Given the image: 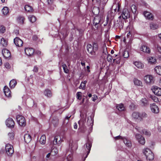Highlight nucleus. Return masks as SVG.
Segmentation results:
<instances>
[{
	"instance_id": "f257e3e1",
	"label": "nucleus",
	"mask_w": 161,
	"mask_h": 161,
	"mask_svg": "<svg viewBox=\"0 0 161 161\" xmlns=\"http://www.w3.org/2000/svg\"><path fill=\"white\" fill-rule=\"evenodd\" d=\"M143 153L147 160H152L154 158V155L152 151L149 148H147L144 150Z\"/></svg>"
},
{
	"instance_id": "f03ea898",
	"label": "nucleus",
	"mask_w": 161,
	"mask_h": 161,
	"mask_svg": "<svg viewBox=\"0 0 161 161\" xmlns=\"http://www.w3.org/2000/svg\"><path fill=\"white\" fill-rule=\"evenodd\" d=\"M16 119L18 124L21 126H25L26 124L25 118L21 115H18L16 116Z\"/></svg>"
},
{
	"instance_id": "7ed1b4c3",
	"label": "nucleus",
	"mask_w": 161,
	"mask_h": 161,
	"mask_svg": "<svg viewBox=\"0 0 161 161\" xmlns=\"http://www.w3.org/2000/svg\"><path fill=\"white\" fill-rule=\"evenodd\" d=\"M5 151L8 156H11L14 153L13 147L11 144L8 143L6 145Z\"/></svg>"
},
{
	"instance_id": "20e7f679",
	"label": "nucleus",
	"mask_w": 161,
	"mask_h": 161,
	"mask_svg": "<svg viewBox=\"0 0 161 161\" xmlns=\"http://www.w3.org/2000/svg\"><path fill=\"white\" fill-rule=\"evenodd\" d=\"M121 17H122L123 19H126L127 18H130V12L127 9L124 8L123 9L121 15L119 17V18L120 19Z\"/></svg>"
},
{
	"instance_id": "39448f33",
	"label": "nucleus",
	"mask_w": 161,
	"mask_h": 161,
	"mask_svg": "<svg viewBox=\"0 0 161 161\" xmlns=\"http://www.w3.org/2000/svg\"><path fill=\"white\" fill-rule=\"evenodd\" d=\"M144 80L147 84H152L154 82L153 77L151 75H147L144 77Z\"/></svg>"
},
{
	"instance_id": "423d86ee",
	"label": "nucleus",
	"mask_w": 161,
	"mask_h": 161,
	"mask_svg": "<svg viewBox=\"0 0 161 161\" xmlns=\"http://www.w3.org/2000/svg\"><path fill=\"white\" fill-rule=\"evenodd\" d=\"M6 125L7 127L11 128H13L14 125V122L13 119L10 118L7 119L5 121Z\"/></svg>"
},
{
	"instance_id": "0eeeda50",
	"label": "nucleus",
	"mask_w": 161,
	"mask_h": 161,
	"mask_svg": "<svg viewBox=\"0 0 161 161\" xmlns=\"http://www.w3.org/2000/svg\"><path fill=\"white\" fill-rule=\"evenodd\" d=\"M35 52L34 49L30 47H26L25 48V54L29 57L32 56Z\"/></svg>"
},
{
	"instance_id": "6e6552de",
	"label": "nucleus",
	"mask_w": 161,
	"mask_h": 161,
	"mask_svg": "<svg viewBox=\"0 0 161 161\" xmlns=\"http://www.w3.org/2000/svg\"><path fill=\"white\" fill-rule=\"evenodd\" d=\"M152 90L154 93L158 96L161 95V88L157 86H153Z\"/></svg>"
},
{
	"instance_id": "1a4fd4ad",
	"label": "nucleus",
	"mask_w": 161,
	"mask_h": 161,
	"mask_svg": "<svg viewBox=\"0 0 161 161\" xmlns=\"http://www.w3.org/2000/svg\"><path fill=\"white\" fill-rule=\"evenodd\" d=\"M101 20V17L100 16H96L93 20V25L95 26V27H98L99 24L101 25L100 24Z\"/></svg>"
},
{
	"instance_id": "9d476101",
	"label": "nucleus",
	"mask_w": 161,
	"mask_h": 161,
	"mask_svg": "<svg viewBox=\"0 0 161 161\" xmlns=\"http://www.w3.org/2000/svg\"><path fill=\"white\" fill-rule=\"evenodd\" d=\"M62 141L63 140L61 139L60 136H56L54 137L53 144V145H56L57 144L58 146H60Z\"/></svg>"
},
{
	"instance_id": "9b49d317",
	"label": "nucleus",
	"mask_w": 161,
	"mask_h": 161,
	"mask_svg": "<svg viewBox=\"0 0 161 161\" xmlns=\"http://www.w3.org/2000/svg\"><path fill=\"white\" fill-rule=\"evenodd\" d=\"M2 53L3 57L5 59H7L11 57L10 52L7 49H3L2 51Z\"/></svg>"
},
{
	"instance_id": "f8f14e48",
	"label": "nucleus",
	"mask_w": 161,
	"mask_h": 161,
	"mask_svg": "<svg viewBox=\"0 0 161 161\" xmlns=\"http://www.w3.org/2000/svg\"><path fill=\"white\" fill-rule=\"evenodd\" d=\"M136 137L138 142L142 145H144L145 141L144 138L139 134H136Z\"/></svg>"
},
{
	"instance_id": "ddd939ff",
	"label": "nucleus",
	"mask_w": 161,
	"mask_h": 161,
	"mask_svg": "<svg viewBox=\"0 0 161 161\" xmlns=\"http://www.w3.org/2000/svg\"><path fill=\"white\" fill-rule=\"evenodd\" d=\"M14 43L16 46L18 47H21L23 46V41L18 37H15L14 40Z\"/></svg>"
},
{
	"instance_id": "4468645a",
	"label": "nucleus",
	"mask_w": 161,
	"mask_h": 161,
	"mask_svg": "<svg viewBox=\"0 0 161 161\" xmlns=\"http://www.w3.org/2000/svg\"><path fill=\"white\" fill-rule=\"evenodd\" d=\"M87 51L88 53L91 54V55L95 56L96 53H95L92 45L91 44H88L87 46Z\"/></svg>"
},
{
	"instance_id": "2eb2a0df",
	"label": "nucleus",
	"mask_w": 161,
	"mask_h": 161,
	"mask_svg": "<svg viewBox=\"0 0 161 161\" xmlns=\"http://www.w3.org/2000/svg\"><path fill=\"white\" fill-rule=\"evenodd\" d=\"M150 108L152 111L155 114H157L159 112V109L158 106L155 103H153L150 105Z\"/></svg>"
},
{
	"instance_id": "dca6fc26",
	"label": "nucleus",
	"mask_w": 161,
	"mask_h": 161,
	"mask_svg": "<svg viewBox=\"0 0 161 161\" xmlns=\"http://www.w3.org/2000/svg\"><path fill=\"white\" fill-rule=\"evenodd\" d=\"M140 129L141 128L140 127H136V129H137V130L140 133H142L148 136H150L151 135L150 132L147 131V130L145 129L141 130Z\"/></svg>"
},
{
	"instance_id": "f3484780",
	"label": "nucleus",
	"mask_w": 161,
	"mask_h": 161,
	"mask_svg": "<svg viewBox=\"0 0 161 161\" xmlns=\"http://www.w3.org/2000/svg\"><path fill=\"white\" fill-rule=\"evenodd\" d=\"M144 16L148 19L153 20V14L148 12L144 11L143 13Z\"/></svg>"
},
{
	"instance_id": "a211bd4d",
	"label": "nucleus",
	"mask_w": 161,
	"mask_h": 161,
	"mask_svg": "<svg viewBox=\"0 0 161 161\" xmlns=\"http://www.w3.org/2000/svg\"><path fill=\"white\" fill-rule=\"evenodd\" d=\"M140 50L141 51L145 53H150V48L145 45H143L142 46Z\"/></svg>"
},
{
	"instance_id": "6ab92c4d",
	"label": "nucleus",
	"mask_w": 161,
	"mask_h": 161,
	"mask_svg": "<svg viewBox=\"0 0 161 161\" xmlns=\"http://www.w3.org/2000/svg\"><path fill=\"white\" fill-rule=\"evenodd\" d=\"M132 116L134 119H137L141 121V116H140V114L139 113L134 112L133 113Z\"/></svg>"
},
{
	"instance_id": "aec40b11",
	"label": "nucleus",
	"mask_w": 161,
	"mask_h": 161,
	"mask_svg": "<svg viewBox=\"0 0 161 161\" xmlns=\"http://www.w3.org/2000/svg\"><path fill=\"white\" fill-rule=\"evenodd\" d=\"M85 145H86V149L88 150L87 154L86 156V157H87V155H88L90 152L92 146V143L90 141H88Z\"/></svg>"
},
{
	"instance_id": "412c9836",
	"label": "nucleus",
	"mask_w": 161,
	"mask_h": 161,
	"mask_svg": "<svg viewBox=\"0 0 161 161\" xmlns=\"http://www.w3.org/2000/svg\"><path fill=\"white\" fill-rule=\"evenodd\" d=\"M24 139L25 142L28 143L31 141V137L29 134H26L24 135Z\"/></svg>"
},
{
	"instance_id": "4be33fe9",
	"label": "nucleus",
	"mask_w": 161,
	"mask_h": 161,
	"mask_svg": "<svg viewBox=\"0 0 161 161\" xmlns=\"http://www.w3.org/2000/svg\"><path fill=\"white\" fill-rule=\"evenodd\" d=\"M123 141L127 147H130L131 146V143L130 141L127 138L124 137Z\"/></svg>"
},
{
	"instance_id": "5701e85b",
	"label": "nucleus",
	"mask_w": 161,
	"mask_h": 161,
	"mask_svg": "<svg viewBox=\"0 0 161 161\" xmlns=\"http://www.w3.org/2000/svg\"><path fill=\"white\" fill-rule=\"evenodd\" d=\"M44 94L45 96L48 97H51L52 96V93L51 91L48 89H46L44 90Z\"/></svg>"
},
{
	"instance_id": "b1692460",
	"label": "nucleus",
	"mask_w": 161,
	"mask_h": 161,
	"mask_svg": "<svg viewBox=\"0 0 161 161\" xmlns=\"http://www.w3.org/2000/svg\"><path fill=\"white\" fill-rule=\"evenodd\" d=\"M25 20V18L22 16H19L17 17V20L18 23L20 24H23Z\"/></svg>"
},
{
	"instance_id": "393cba45",
	"label": "nucleus",
	"mask_w": 161,
	"mask_h": 161,
	"mask_svg": "<svg viewBox=\"0 0 161 161\" xmlns=\"http://www.w3.org/2000/svg\"><path fill=\"white\" fill-rule=\"evenodd\" d=\"M135 65L138 68L143 69L144 65L141 62L139 61H136L134 63Z\"/></svg>"
},
{
	"instance_id": "a878e982",
	"label": "nucleus",
	"mask_w": 161,
	"mask_h": 161,
	"mask_svg": "<svg viewBox=\"0 0 161 161\" xmlns=\"http://www.w3.org/2000/svg\"><path fill=\"white\" fill-rule=\"evenodd\" d=\"M1 44L4 47H6L8 44V41L3 38L1 39Z\"/></svg>"
},
{
	"instance_id": "bb28decb",
	"label": "nucleus",
	"mask_w": 161,
	"mask_h": 161,
	"mask_svg": "<svg viewBox=\"0 0 161 161\" xmlns=\"http://www.w3.org/2000/svg\"><path fill=\"white\" fill-rule=\"evenodd\" d=\"M142 106H146L149 105V102L147 100L146 98H143L141 100Z\"/></svg>"
},
{
	"instance_id": "cd10ccee",
	"label": "nucleus",
	"mask_w": 161,
	"mask_h": 161,
	"mask_svg": "<svg viewBox=\"0 0 161 161\" xmlns=\"http://www.w3.org/2000/svg\"><path fill=\"white\" fill-rule=\"evenodd\" d=\"M25 9L26 11L28 12H32L33 11L32 7L29 5H25Z\"/></svg>"
},
{
	"instance_id": "c85d7f7f",
	"label": "nucleus",
	"mask_w": 161,
	"mask_h": 161,
	"mask_svg": "<svg viewBox=\"0 0 161 161\" xmlns=\"http://www.w3.org/2000/svg\"><path fill=\"white\" fill-rule=\"evenodd\" d=\"M14 138V134L13 132H9L8 135V138L9 141H12Z\"/></svg>"
},
{
	"instance_id": "c756f323",
	"label": "nucleus",
	"mask_w": 161,
	"mask_h": 161,
	"mask_svg": "<svg viewBox=\"0 0 161 161\" xmlns=\"http://www.w3.org/2000/svg\"><path fill=\"white\" fill-rule=\"evenodd\" d=\"M17 82L16 80L13 79L9 82V86L11 88H14L17 84Z\"/></svg>"
},
{
	"instance_id": "7c9ffc66",
	"label": "nucleus",
	"mask_w": 161,
	"mask_h": 161,
	"mask_svg": "<svg viewBox=\"0 0 161 161\" xmlns=\"http://www.w3.org/2000/svg\"><path fill=\"white\" fill-rule=\"evenodd\" d=\"M117 108L119 111H124L125 110L124 105L122 103L117 104L116 106Z\"/></svg>"
},
{
	"instance_id": "2f4dec72",
	"label": "nucleus",
	"mask_w": 161,
	"mask_h": 161,
	"mask_svg": "<svg viewBox=\"0 0 161 161\" xmlns=\"http://www.w3.org/2000/svg\"><path fill=\"white\" fill-rule=\"evenodd\" d=\"M134 84L137 86H142V84L141 81L138 80V79L135 78L134 80Z\"/></svg>"
},
{
	"instance_id": "473e14b6",
	"label": "nucleus",
	"mask_w": 161,
	"mask_h": 161,
	"mask_svg": "<svg viewBox=\"0 0 161 161\" xmlns=\"http://www.w3.org/2000/svg\"><path fill=\"white\" fill-rule=\"evenodd\" d=\"M40 142L42 144H44L46 142V137L45 135H43L41 136L40 140Z\"/></svg>"
},
{
	"instance_id": "72a5a7b5",
	"label": "nucleus",
	"mask_w": 161,
	"mask_h": 161,
	"mask_svg": "<svg viewBox=\"0 0 161 161\" xmlns=\"http://www.w3.org/2000/svg\"><path fill=\"white\" fill-rule=\"evenodd\" d=\"M88 125H92L93 123V119L92 116L88 117L87 122Z\"/></svg>"
},
{
	"instance_id": "f704fd0d",
	"label": "nucleus",
	"mask_w": 161,
	"mask_h": 161,
	"mask_svg": "<svg viewBox=\"0 0 161 161\" xmlns=\"http://www.w3.org/2000/svg\"><path fill=\"white\" fill-rule=\"evenodd\" d=\"M51 155L54 156L57 154L58 152V150L56 147H54L51 151Z\"/></svg>"
},
{
	"instance_id": "c9c22d12",
	"label": "nucleus",
	"mask_w": 161,
	"mask_h": 161,
	"mask_svg": "<svg viewBox=\"0 0 161 161\" xmlns=\"http://www.w3.org/2000/svg\"><path fill=\"white\" fill-rule=\"evenodd\" d=\"M86 122V118H83L80 119L78 122V124L80 126L82 127L84 126L85 123Z\"/></svg>"
},
{
	"instance_id": "e433bc0d",
	"label": "nucleus",
	"mask_w": 161,
	"mask_h": 161,
	"mask_svg": "<svg viewBox=\"0 0 161 161\" xmlns=\"http://www.w3.org/2000/svg\"><path fill=\"white\" fill-rule=\"evenodd\" d=\"M154 69L157 74L161 75V66H157L155 67Z\"/></svg>"
},
{
	"instance_id": "4c0bfd02",
	"label": "nucleus",
	"mask_w": 161,
	"mask_h": 161,
	"mask_svg": "<svg viewBox=\"0 0 161 161\" xmlns=\"http://www.w3.org/2000/svg\"><path fill=\"white\" fill-rule=\"evenodd\" d=\"M150 26L151 29L155 30L158 27V25L156 24L155 23L152 22L150 24Z\"/></svg>"
},
{
	"instance_id": "58836bf2",
	"label": "nucleus",
	"mask_w": 161,
	"mask_h": 161,
	"mask_svg": "<svg viewBox=\"0 0 161 161\" xmlns=\"http://www.w3.org/2000/svg\"><path fill=\"white\" fill-rule=\"evenodd\" d=\"M29 19L30 21L32 23H34L36 20V17L34 15L29 16Z\"/></svg>"
},
{
	"instance_id": "ea45409f",
	"label": "nucleus",
	"mask_w": 161,
	"mask_h": 161,
	"mask_svg": "<svg viewBox=\"0 0 161 161\" xmlns=\"http://www.w3.org/2000/svg\"><path fill=\"white\" fill-rule=\"evenodd\" d=\"M92 46L95 53L98 50V47L97 42H93L92 43Z\"/></svg>"
},
{
	"instance_id": "a19ab883",
	"label": "nucleus",
	"mask_w": 161,
	"mask_h": 161,
	"mask_svg": "<svg viewBox=\"0 0 161 161\" xmlns=\"http://www.w3.org/2000/svg\"><path fill=\"white\" fill-rule=\"evenodd\" d=\"M86 82L87 81L86 80H85L83 82H82L79 87V88L80 89H85L86 84Z\"/></svg>"
},
{
	"instance_id": "79ce46f5",
	"label": "nucleus",
	"mask_w": 161,
	"mask_h": 161,
	"mask_svg": "<svg viewBox=\"0 0 161 161\" xmlns=\"http://www.w3.org/2000/svg\"><path fill=\"white\" fill-rule=\"evenodd\" d=\"M2 12L4 15H6L9 12V9L7 7H4L2 9Z\"/></svg>"
},
{
	"instance_id": "37998d69",
	"label": "nucleus",
	"mask_w": 161,
	"mask_h": 161,
	"mask_svg": "<svg viewBox=\"0 0 161 161\" xmlns=\"http://www.w3.org/2000/svg\"><path fill=\"white\" fill-rule=\"evenodd\" d=\"M148 61L151 64L155 63L156 62V60L154 57H151L148 60Z\"/></svg>"
},
{
	"instance_id": "c03bdc74",
	"label": "nucleus",
	"mask_w": 161,
	"mask_h": 161,
	"mask_svg": "<svg viewBox=\"0 0 161 161\" xmlns=\"http://www.w3.org/2000/svg\"><path fill=\"white\" fill-rule=\"evenodd\" d=\"M131 10L133 14H135L136 13V7L135 5H132L131 7Z\"/></svg>"
},
{
	"instance_id": "a18cd8bd",
	"label": "nucleus",
	"mask_w": 161,
	"mask_h": 161,
	"mask_svg": "<svg viewBox=\"0 0 161 161\" xmlns=\"http://www.w3.org/2000/svg\"><path fill=\"white\" fill-rule=\"evenodd\" d=\"M64 72L66 73H68L69 70L67 68V67L66 64H63L62 65Z\"/></svg>"
},
{
	"instance_id": "49530a36",
	"label": "nucleus",
	"mask_w": 161,
	"mask_h": 161,
	"mask_svg": "<svg viewBox=\"0 0 161 161\" xmlns=\"http://www.w3.org/2000/svg\"><path fill=\"white\" fill-rule=\"evenodd\" d=\"M123 57L125 58H127L129 56V53L128 51L125 50L123 54Z\"/></svg>"
},
{
	"instance_id": "de8ad7c7",
	"label": "nucleus",
	"mask_w": 161,
	"mask_h": 161,
	"mask_svg": "<svg viewBox=\"0 0 161 161\" xmlns=\"http://www.w3.org/2000/svg\"><path fill=\"white\" fill-rule=\"evenodd\" d=\"M92 13L95 14H97V13H99V9L96 7L93 8L92 10Z\"/></svg>"
},
{
	"instance_id": "09e8293b",
	"label": "nucleus",
	"mask_w": 161,
	"mask_h": 161,
	"mask_svg": "<svg viewBox=\"0 0 161 161\" xmlns=\"http://www.w3.org/2000/svg\"><path fill=\"white\" fill-rule=\"evenodd\" d=\"M6 28L3 25H1L0 26V32L3 33L5 32Z\"/></svg>"
},
{
	"instance_id": "8fccbe9b",
	"label": "nucleus",
	"mask_w": 161,
	"mask_h": 161,
	"mask_svg": "<svg viewBox=\"0 0 161 161\" xmlns=\"http://www.w3.org/2000/svg\"><path fill=\"white\" fill-rule=\"evenodd\" d=\"M113 59L112 56L111 55L109 54H108V57L107 58V60L109 62H111Z\"/></svg>"
},
{
	"instance_id": "3c124183",
	"label": "nucleus",
	"mask_w": 161,
	"mask_h": 161,
	"mask_svg": "<svg viewBox=\"0 0 161 161\" xmlns=\"http://www.w3.org/2000/svg\"><path fill=\"white\" fill-rule=\"evenodd\" d=\"M82 93L81 92H78L77 93V97L79 100L81 99L82 98Z\"/></svg>"
},
{
	"instance_id": "603ef678",
	"label": "nucleus",
	"mask_w": 161,
	"mask_h": 161,
	"mask_svg": "<svg viewBox=\"0 0 161 161\" xmlns=\"http://www.w3.org/2000/svg\"><path fill=\"white\" fill-rule=\"evenodd\" d=\"M4 92V93H6V92H11L9 88L7 86H5L3 89Z\"/></svg>"
},
{
	"instance_id": "864d4df0",
	"label": "nucleus",
	"mask_w": 161,
	"mask_h": 161,
	"mask_svg": "<svg viewBox=\"0 0 161 161\" xmlns=\"http://www.w3.org/2000/svg\"><path fill=\"white\" fill-rule=\"evenodd\" d=\"M120 59L118 57L115 59H113L114 62L117 64H119L120 63Z\"/></svg>"
},
{
	"instance_id": "5fc2aeb1",
	"label": "nucleus",
	"mask_w": 161,
	"mask_h": 161,
	"mask_svg": "<svg viewBox=\"0 0 161 161\" xmlns=\"http://www.w3.org/2000/svg\"><path fill=\"white\" fill-rule=\"evenodd\" d=\"M103 53L105 54L108 53L106 45L103 46Z\"/></svg>"
},
{
	"instance_id": "6e6d98bb",
	"label": "nucleus",
	"mask_w": 161,
	"mask_h": 161,
	"mask_svg": "<svg viewBox=\"0 0 161 161\" xmlns=\"http://www.w3.org/2000/svg\"><path fill=\"white\" fill-rule=\"evenodd\" d=\"M140 116H141V121L143 118H145L147 116V114L145 113H143L141 114H140Z\"/></svg>"
},
{
	"instance_id": "4d7b16f0",
	"label": "nucleus",
	"mask_w": 161,
	"mask_h": 161,
	"mask_svg": "<svg viewBox=\"0 0 161 161\" xmlns=\"http://www.w3.org/2000/svg\"><path fill=\"white\" fill-rule=\"evenodd\" d=\"M124 138V137H123L120 135L116 136L114 137V139L116 140L121 139L123 141Z\"/></svg>"
},
{
	"instance_id": "13d9d810",
	"label": "nucleus",
	"mask_w": 161,
	"mask_h": 161,
	"mask_svg": "<svg viewBox=\"0 0 161 161\" xmlns=\"http://www.w3.org/2000/svg\"><path fill=\"white\" fill-rule=\"evenodd\" d=\"M54 1V0H47V3L49 5L51 6L53 4Z\"/></svg>"
},
{
	"instance_id": "bf43d9fd",
	"label": "nucleus",
	"mask_w": 161,
	"mask_h": 161,
	"mask_svg": "<svg viewBox=\"0 0 161 161\" xmlns=\"http://www.w3.org/2000/svg\"><path fill=\"white\" fill-rule=\"evenodd\" d=\"M4 66L5 68L7 69H9L10 68L11 66L9 64L8 62L5 63L4 64Z\"/></svg>"
},
{
	"instance_id": "052dcab7",
	"label": "nucleus",
	"mask_w": 161,
	"mask_h": 161,
	"mask_svg": "<svg viewBox=\"0 0 161 161\" xmlns=\"http://www.w3.org/2000/svg\"><path fill=\"white\" fill-rule=\"evenodd\" d=\"M5 95L8 97H11V92H7L6 93H4Z\"/></svg>"
},
{
	"instance_id": "680f3d73",
	"label": "nucleus",
	"mask_w": 161,
	"mask_h": 161,
	"mask_svg": "<svg viewBox=\"0 0 161 161\" xmlns=\"http://www.w3.org/2000/svg\"><path fill=\"white\" fill-rule=\"evenodd\" d=\"M92 100L95 102V101L97 99V96L96 95H94L93 97H92Z\"/></svg>"
},
{
	"instance_id": "e2e57ef3",
	"label": "nucleus",
	"mask_w": 161,
	"mask_h": 161,
	"mask_svg": "<svg viewBox=\"0 0 161 161\" xmlns=\"http://www.w3.org/2000/svg\"><path fill=\"white\" fill-rule=\"evenodd\" d=\"M38 70V68L36 66H35L33 69V71L35 72H37Z\"/></svg>"
},
{
	"instance_id": "0e129e2a",
	"label": "nucleus",
	"mask_w": 161,
	"mask_h": 161,
	"mask_svg": "<svg viewBox=\"0 0 161 161\" xmlns=\"http://www.w3.org/2000/svg\"><path fill=\"white\" fill-rule=\"evenodd\" d=\"M157 50L158 52L161 53V47L158 46L157 47Z\"/></svg>"
},
{
	"instance_id": "69168bd1",
	"label": "nucleus",
	"mask_w": 161,
	"mask_h": 161,
	"mask_svg": "<svg viewBox=\"0 0 161 161\" xmlns=\"http://www.w3.org/2000/svg\"><path fill=\"white\" fill-rule=\"evenodd\" d=\"M38 39V37L37 36L34 35L32 36V39L34 41H36Z\"/></svg>"
},
{
	"instance_id": "338daca9",
	"label": "nucleus",
	"mask_w": 161,
	"mask_h": 161,
	"mask_svg": "<svg viewBox=\"0 0 161 161\" xmlns=\"http://www.w3.org/2000/svg\"><path fill=\"white\" fill-rule=\"evenodd\" d=\"M152 99L155 102H157L158 101V98L156 97H154L153 98H152Z\"/></svg>"
},
{
	"instance_id": "774afa93",
	"label": "nucleus",
	"mask_w": 161,
	"mask_h": 161,
	"mask_svg": "<svg viewBox=\"0 0 161 161\" xmlns=\"http://www.w3.org/2000/svg\"><path fill=\"white\" fill-rule=\"evenodd\" d=\"M35 53H36L37 55H41V52L40 51L37 50L35 52Z\"/></svg>"
}]
</instances>
